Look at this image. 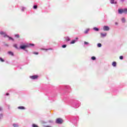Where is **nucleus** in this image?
<instances>
[{"label":"nucleus","mask_w":127,"mask_h":127,"mask_svg":"<svg viewBox=\"0 0 127 127\" xmlns=\"http://www.w3.org/2000/svg\"><path fill=\"white\" fill-rule=\"evenodd\" d=\"M110 2L112 4L117 3V2H115V0H110Z\"/></svg>","instance_id":"nucleus-11"},{"label":"nucleus","mask_w":127,"mask_h":127,"mask_svg":"<svg viewBox=\"0 0 127 127\" xmlns=\"http://www.w3.org/2000/svg\"><path fill=\"white\" fill-rule=\"evenodd\" d=\"M0 117H1V118H2V114H0Z\"/></svg>","instance_id":"nucleus-32"},{"label":"nucleus","mask_w":127,"mask_h":127,"mask_svg":"<svg viewBox=\"0 0 127 127\" xmlns=\"http://www.w3.org/2000/svg\"><path fill=\"white\" fill-rule=\"evenodd\" d=\"M46 127H52L51 126H46Z\"/></svg>","instance_id":"nucleus-33"},{"label":"nucleus","mask_w":127,"mask_h":127,"mask_svg":"<svg viewBox=\"0 0 127 127\" xmlns=\"http://www.w3.org/2000/svg\"><path fill=\"white\" fill-rule=\"evenodd\" d=\"M25 9V7H22L21 8V11H23Z\"/></svg>","instance_id":"nucleus-24"},{"label":"nucleus","mask_w":127,"mask_h":127,"mask_svg":"<svg viewBox=\"0 0 127 127\" xmlns=\"http://www.w3.org/2000/svg\"><path fill=\"white\" fill-rule=\"evenodd\" d=\"M122 22H125L126 21V19L125 18H123L122 19Z\"/></svg>","instance_id":"nucleus-20"},{"label":"nucleus","mask_w":127,"mask_h":127,"mask_svg":"<svg viewBox=\"0 0 127 127\" xmlns=\"http://www.w3.org/2000/svg\"><path fill=\"white\" fill-rule=\"evenodd\" d=\"M84 44H85L86 45L89 44V43L87 42H84Z\"/></svg>","instance_id":"nucleus-28"},{"label":"nucleus","mask_w":127,"mask_h":127,"mask_svg":"<svg viewBox=\"0 0 127 127\" xmlns=\"http://www.w3.org/2000/svg\"><path fill=\"white\" fill-rule=\"evenodd\" d=\"M2 111V108L1 107H0V112H1Z\"/></svg>","instance_id":"nucleus-29"},{"label":"nucleus","mask_w":127,"mask_h":127,"mask_svg":"<svg viewBox=\"0 0 127 127\" xmlns=\"http://www.w3.org/2000/svg\"><path fill=\"white\" fill-rule=\"evenodd\" d=\"M120 59H121V60H123V59H124V57H123V56H120Z\"/></svg>","instance_id":"nucleus-23"},{"label":"nucleus","mask_w":127,"mask_h":127,"mask_svg":"<svg viewBox=\"0 0 127 127\" xmlns=\"http://www.w3.org/2000/svg\"><path fill=\"white\" fill-rule=\"evenodd\" d=\"M112 65L113 67H116V66H117V63L116 62H113Z\"/></svg>","instance_id":"nucleus-10"},{"label":"nucleus","mask_w":127,"mask_h":127,"mask_svg":"<svg viewBox=\"0 0 127 127\" xmlns=\"http://www.w3.org/2000/svg\"><path fill=\"white\" fill-rule=\"evenodd\" d=\"M8 54H9V55H11V56H13V53H12L11 51H9L7 52Z\"/></svg>","instance_id":"nucleus-9"},{"label":"nucleus","mask_w":127,"mask_h":127,"mask_svg":"<svg viewBox=\"0 0 127 127\" xmlns=\"http://www.w3.org/2000/svg\"><path fill=\"white\" fill-rule=\"evenodd\" d=\"M15 47H16V45H15Z\"/></svg>","instance_id":"nucleus-39"},{"label":"nucleus","mask_w":127,"mask_h":127,"mask_svg":"<svg viewBox=\"0 0 127 127\" xmlns=\"http://www.w3.org/2000/svg\"><path fill=\"white\" fill-rule=\"evenodd\" d=\"M32 127H38V126L35 124H33L32 125Z\"/></svg>","instance_id":"nucleus-22"},{"label":"nucleus","mask_w":127,"mask_h":127,"mask_svg":"<svg viewBox=\"0 0 127 127\" xmlns=\"http://www.w3.org/2000/svg\"><path fill=\"white\" fill-rule=\"evenodd\" d=\"M119 13L122 14V13H127V9L125 8L124 9H120L118 10Z\"/></svg>","instance_id":"nucleus-1"},{"label":"nucleus","mask_w":127,"mask_h":127,"mask_svg":"<svg viewBox=\"0 0 127 127\" xmlns=\"http://www.w3.org/2000/svg\"><path fill=\"white\" fill-rule=\"evenodd\" d=\"M47 50H48V49H45V51H47Z\"/></svg>","instance_id":"nucleus-37"},{"label":"nucleus","mask_w":127,"mask_h":127,"mask_svg":"<svg viewBox=\"0 0 127 127\" xmlns=\"http://www.w3.org/2000/svg\"><path fill=\"white\" fill-rule=\"evenodd\" d=\"M13 126L14 127H18V125H17V124H13Z\"/></svg>","instance_id":"nucleus-19"},{"label":"nucleus","mask_w":127,"mask_h":127,"mask_svg":"<svg viewBox=\"0 0 127 127\" xmlns=\"http://www.w3.org/2000/svg\"><path fill=\"white\" fill-rule=\"evenodd\" d=\"M63 48H66V45H64L62 46Z\"/></svg>","instance_id":"nucleus-26"},{"label":"nucleus","mask_w":127,"mask_h":127,"mask_svg":"<svg viewBox=\"0 0 127 127\" xmlns=\"http://www.w3.org/2000/svg\"><path fill=\"white\" fill-rule=\"evenodd\" d=\"M76 42V40H73L70 42V44H74Z\"/></svg>","instance_id":"nucleus-14"},{"label":"nucleus","mask_w":127,"mask_h":127,"mask_svg":"<svg viewBox=\"0 0 127 127\" xmlns=\"http://www.w3.org/2000/svg\"><path fill=\"white\" fill-rule=\"evenodd\" d=\"M94 30H95V31H99V29L97 27H94L93 28Z\"/></svg>","instance_id":"nucleus-13"},{"label":"nucleus","mask_w":127,"mask_h":127,"mask_svg":"<svg viewBox=\"0 0 127 127\" xmlns=\"http://www.w3.org/2000/svg\"><path fill=\"white\" fill-rule=\"evenodd\" d=\"M122 1H124V0H121Z\"/></svg>","instance_id":"nucleus-38"},{"label":"nucleus","mask_w":127,"mask_h":127,"mask_svg":"<svg viewBox=\"0 0 127 127\" xmlns=\"http://www.w3.org/2000/svg\"><path fill=\"white\" fill-rule=\"evenodd\" d=\"M27 46H26V45H21L20 46V49H25V48H26V47H27Z\"/></svg>","instance_id":"nucleus-6"},{"label":"nucleus","mask_w":127,"mask_h":127,"mask_svg":"<svg viewBox=\"0 0 127 127\" xmlns=\"http://www.w3.org/2000/svg\"><path fill=\"white\" fill-rule=\"evenodd\" d=\"M34 54H36V55H38V53H34Z\"/></svg>","instance_id":"nucleus-31"},{"label":"nucleus","mask_w":127,"mask_h":127,"mask_svg":"<svg viewBox=\"0 0 127 127\" xmlns=\"http://www.w3.org/2000/svg\"><path fill=\"white\" fill-rule=\"evenodd\" d=\"M66 41H70V38H69L68 37H67L66 38H65Z\"/></svg>","instance_id":"nucleus-16"},{"label":"nucleus","mask_w":127,"mask_h":127,"mask_svg":"<svg viewBox=\"0 0 127 127\" xmlns=\"http://www.w3.org/2000/svg\"><path fill=\"white\" fill-rule=\"evenodd\" d=\"M91 59H92V60H96V57H91Z\"/></svg>","instance_id":"nucleus-21"},{"label":"nucleus","mask_w":127,"mask_h":127,"mask_svg":"<svg viewBox=\"0 0 127 127\" xmlns=\"http://www.w3.org/2000/svg\"><path fill=\"white\" fill-rule=\"evenodd\" d=\"M103 30H104V31H109V30H110V27L108 26H103Z\"/></svg>","instance_id":"nucleus-4"},{"label":"nucleus","mask_w":127,"mask_h":127,"mask_svg":"<svg viewBox=\"0 0 127 127\" xmlns=\"http://www.w3.org/2000/svg\"><path fill=\"white\" fill-rule=\"evenodd\" d=\"M0 61H1V62H4V60L1 58H0Z\"/></svg>","instance_id":"nucleus-17"},{"label":"nucleus","mask_w":127,"mask_h":127,"mask_svg":"<svg viewBox=\"0 0 127 127\" xmlns=\"http://www.w3.org/2000/svg\"><path fill=\"white\" fill-rule=\"evenodd\" d=\"M76 40H78V38H75Z\"/></svg>","instance_id":"nucleus-36"},{"label":"nucleus","mask_w":127,"mask_h":127,"mask_svg":"<svg viewBox=\"0 0 127 127\" xmlns=\"http://www.w3.org/2000/svg\"><path fill=\"white\" fill-rule=\"evenodd\" d=\"M116 25H118V23L117 22L115 23Z\"/></svg>","instance_id":"nucleus-35"},{"label":"nucleus","mask_w":127,"mask_h":127,"mask_svg":"<svg viewBox=\"0 0 127 127\" xmlns=\"http://www.w3.org/2000/svg\"><path fill=\"white\" fill-rule=\"evenodd\" d=\"M33 7L34 9H36V8H37V6L36 5H35L33 6Z\"/></svg>","instance_id":"nucleus-18"},{"label":"nucleus","mask_w":127,"mask_h":127,"mask_svg":"<svg viewBox=\"0 0 127 127\" xmlns=\"http://www.w3.org/2000/svg\"><path fill=\"white\" fill-rule=\"evenodd\" d=\"M15 37H17V38H18V37H19V35H15Z\"/></svg>","instance_id":"nucleus-27"},{"label":"nucleus","mask_w":127,"mask_h":127,"mask_svg":"<svg viewBox=\"0 0 127 127\" xmlns=\"http://www.w3.org/2000/svg\"><path fill=\"white\" fill-rule=\"evenodd\" d=\"M90 30V29H86L85 32L84 33H85V34H87V33H88V32H89V31Z\"/></svg>","instance_id":"nucleus-12"},{"label":"nucleus","mask_w":127,"mask_h":127,"mask_svg":"<svg viewBox=\"0 0 127 127\" xmlns=\"http://www.w3.org/2000/svg\"><path fill=\"white\" fill-rule=\"evenodd\" d=\"M100 34H101V37H106V36H107V33H101Z\"/></svg>","instance_id":"nucleus-7"},{"label":"nucleus","mask_w":127,"mask_h":127,"mask_svg":"<svg viewBox=\"0 0 127 127\" xmlns=\"http://www.w3.org/2000/svg\"><path fill=\"white\" fill-rule=\"evenodd\" d=\"M98 47H102V44L101 43L97 44Z\"/></svg>","instance_id":"nucleus-15"},{"label":"nucleus","mask_w":127,"mask_h":127,"mask_svg":"<svg viewBox=\"0 0 127 127\" xmlns=\"http://www.w3.org/2000/svg\"><path fill=\"white\" fill-rule=\"evenodd\" d=\"M18 109H19V110H25V108L23 106H19L18 107Z\"/></svg>","instance_id":"nucleus-8"},{"label":"nucleus","mask_w":127,"mask_h":127,"mask_svg":"<svg viewBox=\"0 0 127 127\" xmlns=\"http://www.w3.org/2000/svg\"><path fill=\"white\" fill-rule=\"evenodd\" d=\"M49 123H51L52 124H53V121H50Z\"/></svg>","instance_id":"nucleus-30"},{"label":"nucleus","mask_w":127,"mask_h":127,"mask_svg":"<svg viewBox=\"0 0 127 127\" xmlns=\"http://www.w3.org/2000/svg\"><path fill=\"white\" fill-rule=\"evenodd\" d=\"M6 96H8V95H9V93H6Z\"/></svg>","instance_id":"nucleus-34"},{"label":"nucleus","mask_w":127,"mask_h":127,"mask_svg":"<svg viewBox=\"0 0 127 127\" xmlns=\"http://www.w3.org/2000/svg\"><path fill=\"white\" fill-rule=\"evenodd\" d=\"M28 46H34V44H30Z\"/></svg>","instance_id":"nucleus-25"},{"label":"nucleus","mask_w":127,"mask_h":127,"mask_svg":"<svg viewBox=\"0 0 127 127\" xmlns=\"http://www.w3.org/2000/svg\"><path fill=\"white\" fill-rule=\"evenodd\" d=\"M30 78L31 79H33V80H35V79H37V78H38V76H37V75H33V76H30Z\"/></svg>","instance_id":"nucleus-5"},{"label":"nucleus","mask_w":127,"mask_h":127,"mask_svg":"<svg viewBox=\"0 0 127 127\" xmlns=\"http://www.w3.org/2000/svg\"><path fill=\"white\" fill-rule=\"evenodd\" d=\"M56 123L60 125L63 123V120L61 118H58L56 121Z\"/></svg>","instance_id":"nucleus-3"},{"label":"nucleus","mask_w":127,"mask_h":127,"mask_svg":"<svg viewBox=\"0 0 127 127\" xmlns=\"http://www.w3.org/2000/svg\"><path fill=\"white\" fill-rule=\"evenodd\" d=\"M0 34H1V35H4V37H5L6 36H7V37H8L9 39H10V40H13V39H12V38L10 37H8V36L6 35L5 34V33H4V32H2V31L0 32Z\"/></svg>","instance_id":"nucleus-2"}]
</instances>
